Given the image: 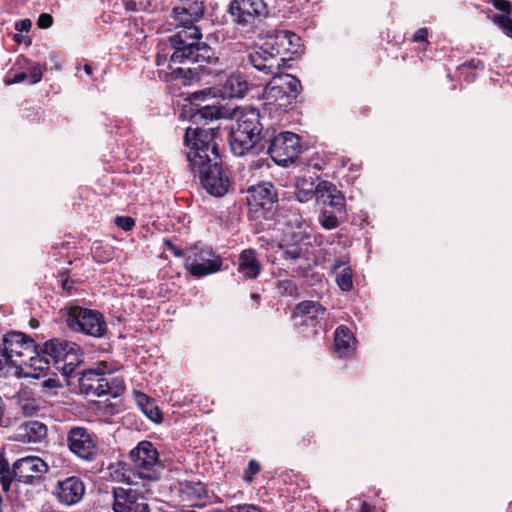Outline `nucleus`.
<instances>
[{"instance_id":"nucleus-43","label":"nucleus","mask_w":512,"mask_h":512,"mask_svg":"<svg viewBox=\"0 0 512 512\" xmlns=\"http://www.w3.org/2000/svg\"><path fill=\"white\" fill-rule=\"evenodd\" d=\"M127 10L137 11L145 8V4L142 0H123Z\"/></svg>"},{"instance_id":"nucleus-32","label":"nucleus","mask_w":512,"mask_h":512,"mask_svg":"<svg viewBox=\"0 0 512 512\" xmlns=\"http://www.w3.org/2000/svg\"><path fill=\"white\" fill-rule=\"evenodd\" d=\"M18 406L25 416H33L38 411V403L34 398L20 395L18 398Z\"/></svg>"},{"instance_id":"nucleus-55","label":"nucleus","mask_w":512,"mask_h":512,"mask_svg":"<svg viewBox=\"0 0 512 512\" xmlns=\"http://www.w3.org/2000/svg\"><path fill=\"white\" fill-rule=\"evenodd\" d=\"M259 296L257 294H252L253 299H257Z\"/></svg>"},{"instance_id":"nucleus-50","label":"nucleus","mask_w":512,"mask_h":512,"mask_svg":"<svg viewBox=\"0 0 512 512\" xmlns=\"http://www.w3.org/2000/svg\"><path fill=\"white\" fill-rule=\"evenodd\" d=\"M360 512H372V508L367 503H363Z\"/></svg>"},{"instance_id":"nucleus-30","label":"nucleus","mask_w":512,"mask_h":512,"mask_svg":"<svg viewBox=\"0 0 512 512\" xmlns=\"http://www.w3.org/2000/svg\"><path fill=\"white\" fill-rule=\"evenodd\" d=\"M316 198V186L311 179L301 178L296 182V198L299 202L305 203Z\"/></svg>"},{"instance_id":"nucleus-40","label":"nucleus","mask_w":512,"mask_h":512,"mask_svg":"<svg viewBox=\"0 0 512 512\" xmlns=\"http://www.w3.org/2000/svg\"><path fill=\"white\" fill-rule=\"evenodd\" d=\"M228 512H263L258 506L253 504H240L231 506Z\"/></svg>"},{"instance_id":"nucleus-44","label":"nucleus","mask_w":512,"mask_h":512,"mask_svg":"<svg viewBox=\"0 0 512 512\" xmlns=\"http://www.w3.org/2000/svg\"><path fill=\"white\" fill-rule=\"evenodd\" d=\"M321 189H322V181H320L316 185V200L322 201L324 204H328L329 201L331 200L332 196L330 195V193L321 192L320 191Z\"/></svg>"},{"instance_id":"nucleus-31","label":"nucleus","mask_w":512,"mask_h":512,"mask_svg":"<svg viewBox=\"0 0 512 512\" xmlns=\"http://www.w3.org/2000/svg\"><path fill=\"white\" fill-rule=\"evenodd\" d=\"M140 399L145 400V406H143V413L153 422L159 423L162 421L161 411L157 406L154 405V402L147 397L145 394H140Z\"/></svg>"},{"instance_id":"nucleus-39","label":"nucleus","mask_w":512,"mask_h":512,"mask_svg":"<svg viewBox=\"0 0 512 512\" xmlns=\"http://www.w3.org/2000/svg\"><path fill=\"white\" fill-rule=\"evenodd\" d=\"M260 470V465L257 461L255 460H251L249 463H248V466L245 470V474H244V480L247 482V483H250L252 482L253 478H254V475L257 474Z\"/></svg>"},{"instance_id":"nucleus-46","label":"nucleus","mask_w":512,"mask_h":512,"mask_svg":"<svg viewBox=\"0 0 512 512\" xmlns=\"http://www.w3.org/2000/svg\"><path fill=\"white\" fill-rule=\"evenodd\" d=\"M32 26L30 19H23L15 24V29L19 32H28Z\"/></svg>"},{"instance_id":"nucleus-3","label":"nucleus","mask_w":512,"mask_h":512,"mask_svg":"<svg viewBox=\"0 0 512 512\" xmlns=\"http://www.w3.org/2000/svg\"><path fill=\"white\" fill-rule=\"evenodd\" d=\"M132 466L124 467L115 472L117 481L127 484H137L136 479L149 481L159 480L163 470L156 448L151 442L142 441L130 452Z\"/></svg>"},{"instance_id":"nucleus-18","label":"nucleus","mask_w":512,"mask_h":512,"mask_svg":"<svg viewBox=\"0 0 512 512\" xmlns=\"http://www.w3.org/2000/svg\"><path fill=\"white\" fill-rule=\"evenodd\" d=\"M85 492V487L80 478L72 476L58 481L54 494L57 499L65 505L78 503Z\"/></svg>"},{"instance_id":"nucleus-42","label":"nucleus","mask_w":512,"mask_h":512,"mask_svg":"<svg viewBox=\"0 0 512 512\" xmlns=\"http://www.w3.org/2000/svg\"><path fill=\"white\" fill-rule=\"evenodd\" d=\"M53 24V18L50 14L43 13L39 16L37 25L39 28L47 29Z\"/></svg>"},{"instance_id":"nucleus-52","label":"nucleus","mask_w":512,"mask_h":512,"mask_svg":"<svg viewBox=\"0 0 512 512\" xmlns=\"http://www.w3.org/2000/svg\"><path fill=\"white\" fill-rule=\"evenodd\" d=\"M22 38H23V36H22V35H20V34H15V35H14V37H13V39H14L17 43H21Z\"/></svg>"},{"instance_id":"nucleus-51","label":"nucleus","mask_w":512,"mask_h":512,"mask_svg":"<svg viewBox=\"0 0 512 512\" xmlns=\"http://www.w3.org/2000/svg\"><path fill=\"white\" fill-rule=\"evenodd\" d=\"M137 401H138V404L141 407V409H143V406H145V400L144 399H140V394L137 397Z\"/></svg>"},{"instance_id":"nucleus-41","label":"nucleus","mask_w":512,"mask_h":512,"mask_svg":"<svg viewBox=\"0 0 512 512\" xmlns=\"http://www.w3.org/2000/svg\"><path fill=\"white\" fill-rule=\"evenodd\" d=\"M115 223L118 227L122 228L125 231H129L135 225V221L131 217L118 216L115 219Z\"/></svg>"},{"instance_id":"nucleus-4","label":"nucleus","mask_w":512,"mask_h":512,"mask_svg":"<svg viewBox=\"0 0 512 512\" xmlns=\"http://www.w3.org/2000/svg\"><path fill=\"white\" fill-rule=\"evenodd\" d=\"M236 124L231 127L230 147L236 156L245 155L258 142L262 131L257 109L244 108L234 112Z\"/></svg>"},{"instance_id":"nucleus-16","label":"nucleus","mask_w":512,"mask_h":512,"mask_svg":"<svg viewBox=\"0 0 512 512\" xmlns=\"http://www.w3.org/2000/svg\"><path fill=\"white\" fill-rule=\"evenodd\" d=\"M173 492L179 502L191 506H204L209 498L205 485L201 482L183 481L174 486Z\"/></svg>"},{"instance_id":"nucleus-48","label":"nucleus","mask_w":512,"mask_h":512,"mask_svg":"<svg viewBox=\"0 0 512 512\" xmlns=\"http://www.w3.org/2000/svg\"><path fill=\"white\" fill-rule=\"evenodd\" d=\"M427 35L428 30L426 28H420L415 32L413 40L415 42H425L427 40Z\"/></svg>"},{"instance_id":"nucleus-28","label":"nucleus","mask_w":512,"mask_h":512,"mask_svg":"<svg viewBox=\"0 0 512 512\" xmlns=\"http://www.w3.org/2000/svg\"><path fill=\"white\" fill-rule=\"evenodd\" d=\"M326 309L314 301H303L297 304L293 315L307 316L310 319H317L324 316Z\"/></svg>"},{"instance_id":"nucleus-20","label":"nucleus","mask_w":512,"mask_h":512,"mask_svg":"<svg viewBox=\"0 0 512 512\" xmlns=\"http://www.w3.org/2000/svg\"><path fill=\"white\" fill-rule=\"evenodd\" d=\"M248 91V83L240 74H232L226 78L220 89L222 98H242Z\"/></svg>"},{"instance_id":"nucleus-53","label":"nucleus","mask_w":512,"mask_h":512,"mask_svg":"<svg viewBox=\"0 0 512 512\" xmlns=\"http://www.w3.org/2000/svg\"><path fill=\"white\" fill-rule=\"evenodd\" d=\"M84 71L88 74V75H91L92 73V68L90 65H84Z\"/></svg>"},{"instance_id":"nucleus-49","label":"nucleus","mask_w":512,"mask_h":512,"mask_svg":"<svg viewBox=\"0 0 512 512\" xmlns=\"http://www.w3.org/2000/svg\"><path fill=\"white\" fill-rule=\"evenodd\" d=\"M165 243L168 245V247L174 253L175 256H183V252L180 249L176 248L169 240H166Z\"/></svg>"},{"instance_id":"nucleus-25","label":"nucleus","mask_w":512,"mask_h":512,"mask_svg":"<svg viewBox=\"0 0 512 512\" xmlns=\"http://www.w3.org/2000/svg\"><path fill=\"white\" fill-rule=\"evenodd\" d=\"M332 272L335 274L336 283L342 291H350L352 289V270L344 260H335L332 266Z\"/></svg>"},{"instance_id":"nucleus-37","label":"nucleus","mask_w":512,"mask_h":512,"mask_svg":"<svg viewBox=\"0 0 512 512\" xmlns=\"http://www.w3.org/2000/svg\"><path fill=\"white\" fill-rule=\"evenodd\" d=\"M23 71L20 72H14V69H12L10 72L7 73V75L4 78V83L6 85H11L15 83H21L25 79L28 78L26 70L22 69Z\"/></svg>"},{"instance_id":"nucleus-27","label":"nucleus","mask_w":512,"mask_h":512,"mask_svg":"<svg viewBox=\"0 0 512 512\" xmlns=\"http://www.w3.org/2000/svg\"><path fill=\"white\" fill-rule=\"evenodd\" d=\"M320 191L324 193H330L332 197L328 205L332 207L336 211V213H345L344 195L340 190L337 189V187L334 184L328 181H322V189Z\"/></svg>"},{"instance_id":"nucleus-10","label":"nucleus","mask_w":512,"mask_h":512,"mask_svg":"<svg viewBox=\"0 0 512 512\" xmlns=\"http://www.w3.org/2000/svg\"><path fill=\"white\" fill-rule=\"evenodd\" d=\"M66 444L71 453L88 462L94 461L99 453L97 436L81 426L68 430Z\"/></svg>"},{"instance_id":"nucleus-7","label":"nucleus","mask_w":512,"mask_h":512,"mask_svg":"<svg viewBox=\"0 0 512 512\" xmlns=\"http://www.w3.org/2000/svg\"><path fill=\"white\" fill-rule=\"evenodd\" d=\"M301 91L300 81L290 74L274 75L263 93V105L269 112L286 110Z\"/></svg>"},{"instance_id":"nucleus-12","label":"nucleus","mask_w":512,"mask_h":512,"mask_svg":"<svg viewBox=\"0 0 512 512\" xmlns=\"http://www.w3.org/2000/svg\"><path fill=\"white\" fill-rule=\"evenodd\" d=\"M232 21L240 26H254L267 14L263 0H232L229 5Z\"/></svg>"},{"instance_id":"nucleus-13","label":"nucleus","mask_w":512,"mask_h":512,"mask_svg":"<svg viewBox=\"0 0 512 512\" xmlns=\"http://www.w3.org/2000/svg\"><path fill=\"white\" fill-rule=\"evenodd\" d=\"M268 153L275 163L287 166L300 153L299 137L292 132L279 133L271 140Z\"/></svg>"},{"instance_id":"nucleus-8","label":"nucleus","mask_w":512,"mask_h":512,"mask_svg":"<svg viewBox=\"0 0 512 512\" xmlns=\"http://www.w3.org/2000/svg\"><path fill=\"white\" fill-rule=\"evenodd\" d=\"M35 353L34 341L21 332H10L0 339V373L9 365L16 368L27 363Z\"/></svg>"},{"instance_id":"nucleus-19","label":"nucleus","mask_w":512,"mask_h":512,"mask_svg":"<svg viewBox=\"0 0 512 512\" xmlns=\"http://www.w3.org/2000/svg\"><path fill=\"white\" fill-rule=\"evenodd\" d=\"M50 366V357L40 353L35 347V353L27 356V363L19 367L20 371L27 377L38 378L40 373L46 371Z\"/></svg>"},{"instance_id":"nucleus-17","label":"nucleus","mask_w":512,"mask_h":512,"mask_svg":"<svg viewBox=\"0 0 512 512\" xmlns=\"http://www.w3.org/2000/svg\"><path fill=\"white\" fill-rule=\"evenodd\" d=\"M211 95L212 98L216 97V94L212 92V89L196 91L190 95V100L194 102L197 106H200L197 109V111L192 115V119L194 122L207 119H219L225 116V111L222 108L218 107L215 103H207L201 106V103L205 100H208L209 96Z\"/></svg>"},{"instance_id":"nucleus-54","label":"nucleus","mask_w":512,"mask_h":512,"mask_svg":"<svg viewBox=\"0 0 512 512\" xmlns=\"http://www.w3.org/2000/svg\"><path fill=\"white\" fill-rule=\"evenodd\" d=\"M54 382H55V381L48 380V381H46V382H45V384H46L47 386H53V383H54Z\"/></svg>"},{"instance_id":"nucleus-21","label":"nucleus","mask_w":512,"mask_h":512,"mask_svg":"<svg viewBox=\"0 0 512 512\" xmlns=\"http://www.w3.org/2000/svg\"><path fill=\"white\" fill-rule=\"evenodd\" d=\"M262 265L256 251L245 249L239 255L238 271L248 279H255L261 272Z\"/></svg>"},{"instance_id":"nucleus-24","label":"nucleus","mask_w":512,"mask_h":512,"mask_svg":"<svg viewBox=\"0 0 512 512\" xmlns=\"http://www.w3.org/2000/svg\"><path fill=\"white\" fill-rule=\"evenodd\" d=\"M248 194L249 201L260 206L273 203L277 197L275 189L271 183H262L257 186H253L248 190Z\"/></svg>"},{"instance_id":"nucleus-2","label":"nucleus","mask_w":512,"mask_h":512,"mask_svg":"<svg viewBox=\"0 0 512 512\" xmlns=\"http://www.w3.org/2000/svg\"><path fill=\"white\" fill-rule=\"evenodd\" d=\"M218 128H191L185 133V143L188 147L187 160L191 170L199 175L205 190L216 197L228 192L230 181L218 163L219 153L216 138Z\"/></svg>"},{"instance_id":"nucleus-47","label":"nucleus","mask_w":512,"mask_h":512,"mask_svg":"<svg viewBox=\"0 0 512 512\" xmlns=\"http://www.w3.org/2000/svg\"><path fill=\"white\" fill-rule=\"evenodd\" d=\"M277 287L281 293L292 294V292L294 290V286H293L292 282H290L288 280L279 281Z\"/></svg>"},{"instance_id":"nucleus-29","label":"nucleus","mask_w":512,"mask_h":512,"mask_svg":"<svg viewBox=\"0 0 512 512\" xmlns=\"http://www.w3.org/2000/svg\"><path fill=\"white\" fill-rule=\"evenodd\" d=\"M14 66L18 67L19 69L26 70L31 84L40 82L43 77V72L40 65L38 63L31 62L24 57L19 58Z\"/></svg>"},{"instance_id":"nucleus-33","label":"nucleus","mask_w":512,"mask_h":512,"mask_svg":"<svg viewBox=\"0 0 512 512\" xmlns=\"http://www.w3.org/2000/svg\"><path fill=\"white\" fill-rule=\"evenodd\" d=\"M336 211L330 212L327 210H323L319 216V222L323 228L327 230L335 229L339 225L338 217Z\"/></svg>"},{"instance_id":"nucleus-36","label":"nucleus","mask_w":512,"mask_h":512,"mask_svg":"<svg viewBox=\"0 0 512 512\" xmlns=\"http://www.w3.org/2000/svg\"><path fill=\"white\" fill-rule=\"evenodd\" d=\"M106 374L107 373H101L97 382V386H95L93 395L102 396L110 392L111 386L108 378L106 377Z\"/></svg>"},{"instance_id":"nucleus-5","label":"nucleus","mask_w":512,"mask_h":512,"mask_svg":"<svg viewBox=\"0 0 512 512\" xmlns=\"http://www.w3.org/2000/svg\"><path fill=\"white\" fill-rule=\"evenodd\" d=\"M289 41L284 32L277 31L274 35L268 36L260 46H256L248 54L247 61L265 74H275L288 59L284 46Z\"/></svg>"},{"instance_id":"nucleus-23","label":"nucleus","mask_w":512,"mask_h":512,"mask_svg":"<svg viewBox=\"0 0 512 512\" xmlns=\"http://www.w3.org/2000/svg\"><path fill=\"white\" fill-rule=\"evenodd\" d=\"M355 337L345 326H339L335 331L334 346L339 357H346L353 353Z\"/></svg>"},{"instance_id":"nucleus-14","label":"nucleus","mask_w":512,"mask_h":512,"mask_svg":"<svg viewBox=\"0 0 512 512\" xmlns=\"http://www.w3.org/2000/svg\"><path fill=\"white\" fill-rule=\"evenodd\" d=\"M113 497V510L115 512H149L148 504L142 492L137 489L115 487Z\"/></svg>"},{"instance_id":"nucleus-22","label":"nucleus","mask_w":512,"mask_h":512,"mask_svg":"<svg viewBox=\"0 0 512 512\" xmlns=\"http://www.w3.org/2000/svg\"><path fill=\"white\" fill-rule=\"evenodd\" d=\"M101 373H110L106 363H100L97 367L84 371L79 378L81 392L86 395H93Z\"/></svg>"},{"instance_id":"nucleus-38","label":"nucleus","mask_w":512,"mask_h":512,"mask_svg":"<svg viewBox=\"0 0 512 512\" xmlns=\"http://www.w3.org/2000/svg\"><path fill=\"white\" fill-rule=\"evenodd\" d=\"M279 248L282 250V254L286 259H298L302 256V248L298 245H289L283 248L279 245Z\"/></svg>"},{"instance_id":"nucleus-9","label":"nucleus","mask_w":512,"mask_h":512,"mask_svg":"<svg viewBox=\"0 0 512 512\" xmlns=\"http://www.w3.org/2000/svg\"><path fill=\"white\" fill-rule=\"evenodd\" d=\"M66 324L75 332L93 337H102L106 332V323L102 314L80 306H73L67 310Z\"/></svg>"},{"instance_id":"nucleus-15","label":"nucleus","mask_w":512,"mask_h":512,"mask_svg":"<svg viewBox=\"0 0 512 512\" xmlns=\"http://www.w3.org/2000/svg\"><path fill=\"white\" fill-rule=\"evenodd\" d=\"M78 350V345L73 342L52 339L44 344L43 353L47 354L55 363L65 362L72 366L79 361Z\"/></svg>"},{"instance_id":"nucleus-1","label":"nucleus","mask_w":512,"mask_h":512,"mask_svg":"<svg viewBox=\"0 0 512 512\" xmlns=\"http://www.w3.org/2000/svg\"><path fill=\"white\" fill-rule=\"evenodd\" d=\"M181 5L174 7L173 17L176 21V32L158 45L156 63L167 65L171 73H182V68H173V64H205L217 60L212 49L200 42V30L194 24L204 12L201 0H180Z\"/></svg>"},{"instance_id":"nucleus-6","label":"nucleus","mask_w":512,"mask_h":512,"mask_svg":"<svg viewBox=\"0 0 512 512\" xmlns=\"http://www.w3.org/2000/svg\"><path fill=\"white\" fill-rule=\"evenodd\" d=\"M47 463L38 456H27L16 460L10 470L6 461H0V484L8 492L13 480L33 485L48 472Z\"/></svg>"},{"instance_id":"nucleus-35","label":"nucleus","mask_w":512,"mask_h":512,"mask_svg":"<svg viewBox=\"0 0 512 512\" xmlns=\"http://www.w3.org/2000/svg\"><path fill=\"white\" fill-rule=\"evenodd\" d=\"M493 22L497 24L507 36L512 37V18L507 15H495Z\"/></svg>"},{"instance_id":"nucleus-11","label":"nucleus","mask_w":512,"mask_h":512,"mask_svg":"<svg viewBox=\"0 0 512 512\" xmlns=\"http://www.w3.org/2000/svg\"><path fill=\"white\" fill-rule=\"evenodd\" d=\"M185 266L194 277L200 278L219 271L222 259L209 247H196L189 251Z\"/></svg>"},{"instance_id":"nucleus-34","label":"nucleus","mask_w":512,"mask_h":512,"mask_svg":"<svg viewBox=\"0 0 512 512\" xmlns=\"http://www.w3.org/2000/svg\"><path fill=\"white\" fill-rule=\"evenodd\" d=\"M280 32H284L287 36V40H290L284 46V50L286 54H297L300 51V38L293 32L287 30H281Z\"/></svg>"},{"instance_id":"nucleus-45","label":"nucleus","mask_w":512,"mask_h":512,"mask_svg":"<svg viewBox=\"0 0 512 512\" xmlns=\"http://www.w3.org/2000/svg\"><path fill=\"white\" fill-rule=\"evenodd\" d=\"M495 8L501 10L505 13H509L511 9V4L506 0H490Z\"/></svg>"},{"instance_id":"nucleus-26","label":"nucleus","mask_w":512,"mask_h":512,"mask_svg":"<svg viewBox=\"0 0 512 512\" xmlns=\"http://www.w3.org/2000/svg\"><path fill=\"white\" fill-rule=\"evenodd\" d=\"M21 436L27 442L37 443L47 435V427L39 421H28L21 426Z\"/></svg>"}]
</instances>
